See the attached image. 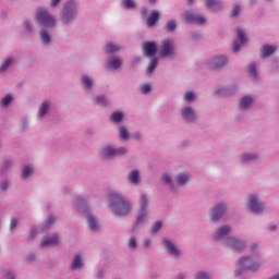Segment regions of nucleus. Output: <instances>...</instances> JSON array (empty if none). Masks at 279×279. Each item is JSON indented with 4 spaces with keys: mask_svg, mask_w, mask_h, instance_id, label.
Masks as SVG:
<instances>
[{
    "mask_svg": "<svg viewBox=\"0 0 279 279\" xmlns=\"http://www.w3.org/2000/svg\"><path fill=\"white\" fill-rule=\"evenodd\" d=\"M160 228H162V222L161 221L155 222L153 226V234H156V232H158V230H160Z\"/></svg>",
    "mask_w": 279,
    "mask_h": 279,
    "instance_id": "37998d69",
    "label": "nucleus"
},
{
    "mask_svg": "<svg viewBox=\"0 0 279 279\" xmlns=\"http://www.w3.org/2000/svg\"><path fill=\"white\" fill-rule=\"evenodd\" d=\"M185 101H193L195 99V94L193 92H187L184 96Z\"/></svg>",
    "mask_w": 279,
    "mask_h": 279,
    "instance_id": "c03bdc74",
    "label": "nucleus"
},
{
    "mask_svg": "<svg viewBox=\"0 0 279 279\" xmlns=\"http://www.w3.org/2000/svg\"><path fill=\"white\" fill-rule=\"evenodd\" d=\"M47 110H49V104L47 101L43 102L39 108V117H45L47 114Z\"/></svg>",
    "mask_w": 279,
    "mask_h": 279,
    "instance_id": "473e14b6",
    "label": "nucleus"
},
{
    "mask_svg": "<svg viewBox=\"0 0 279 279\" xmlns=\"http://www.w3.org/2000/svg\"><path fill=\"white\" fill-rule=\"evenodd\" d=\"M96 104H98L99 106H108V100L106 99V97L100 96L96 98Z\"/></svg>",
    "mask_w": 279,
    "mask_h": 279,
    "instance_id": "ea45409f",
    "label": "nucleus"
},
{
    "mask_svg": "<svg viewBox=\"0 0 279 279\" xmlns=\"http://www.w3.org/2000/svg\"><path fill=\"white\" fill-rule=\"evenodd\" d=\"M140 204L142 211L136 218V223H142L145 220V217H147V211H145V208H147V196L142 195Z\"/></svg>",
    "mask_w": 279,
    "mask_h": 279,
    "instance_id": "9b49d317",
    "label": "nucleus"
},
{
    "mask_svg": "<svg viewBox=\"0 0 279 279\" xmlns=\"http://www.w3.org/2000/svg\"><path fill=\"white\" fill-rule=\"evenodd\" d=\"M122 3L126 10H130L132 8H136V3L132 0H122Z\"/></svg>",
    "mask_w": 279,
    "mask_h": 279,
    "instance_id": "e433bc0d",
    "label": "nucleus"
},
{
    "mask_svg": "<svg viewBox=\"0 0 279 279\" xmlns=\"http://www.w3.org/2000/svg\"><path fill=\"white\" fill-rule=\"evenodd\" d=\"M238 265L248 271H257L258 269V264L253 263L252 258L250 257H241L238 262Z\"/></svg>",
    "mask_w": 279,
    "mask_h": 279,
    "instance_id": "423d86ee",
    "label": "nucleus"
},
{
    "mask_svg": "<svg viewBox=\"0 0 279 279\" xmlns=\"http://www.w3.org/2000/svg\"><path fill=\"white\" fill-rule=\"evenodd\" d=\"M240 10H241V7L235 5V7L233 8L232 12H231V16H233V17H234V16H239Z\"/></svg>",
    "mask_w": 279,
    "mask_h": 279,
    "instance_id": "8fccbe9b",
    "label": "nucleus"
},
{
    "mask_svg": "<svg viewBox=\"0 0 279 279\" xmlns=\"http://www.w3.org/2000/svg\"><path fill=\"white\" fill-rule=\"evenodd\" d=\"M175 182L179 186H182V184H185L189 182V174L181 173L175 177Z\"/></svg>",
    "mask_w": 279,
    "mask_h": 279,
    "instance_id": "b1692460",
    "label": "nucleus"
},
{
    "mask_svg": "<svg viewBox=\"0 0 279 279\" xmlns=\"http://www.w3.org/2000/svg\"><path fill=\"white\" fill-rule=\"evenodd\" d=\"M175 46H173V41L171 39H163L161 43V47L159 49L160 58H173L175 56Z\"/></svg>",
    "mask_w": 279,
    "mask_h": 279,
    "instance_id": "20e7f679",
    "label": "nucleus"
},
{
    "mask_svg": "<svg viewBox=\"0 0 279 279\" xmlns=\"http://www.w3.org/2000/svg\"><path fill=\"white\" fill-rule=\"evenodd\" d=\"M142 49L146 58H151L156 56V51H158V47L156 46L155 41L144 43Z\"/></svg>",
    "mask_w": 279,
    "mask_h": 279,
    "instance_id": "6e6552de",
    "label": "nucleus"
},
{
    "mask_svg": "<svg viewBox=\"0 0 279 279\" xmlns=\"http://www.w3.org/2000/svg\"><path fill=\"white\" fill-rule=\"evenodd\" d=\"M8 186H9L8 181H4V182H2V183L0 184V189H1L2 191H5V189H8Z\"/></svg>",
    "mask_w": 279,
    "mask_h": 279,
    "instance_id": "864d4df0",
    "label": "nucleus"
},
{
    "mask_svg": "<svg viewBox=\"0 0 279 279\" xmlns=\"http://www.w3.org/2000/svg\"><path fill=\"white\" fill-rule=\"evenodd\" d=\"M82 265V257L80 255H76L72 262V269H81Z\"/></svg>",
    "mask_w": 279,
    "mask_h": 279,
    "instance_id": "cd10ccee",
    "label": "nucleus"
},
{
    "mask_svg": "<svg viewBox=\"0 0 279 279\" xmlns=\"http://www.w3.org/2000/svg\"><path fill=\"white\" fill-rule=\"evenodd\" d=\"M151 90V86L149 85H143L141 87V93H143V95H147V93H149Z\"/></svg>",
    "mask_w": 279,
    "mask_h": 279,
    "instance_id": "49530a36",
    "label": "nucleus"
},
{
    "mask_svg": "<svg viewBox=\"0 0 279 279\" xmlns=\"http://www.w3.org/2000/svg\"><path fill=\"white\" fill-rule=\"evenodd\" d=\"M248 208L250 210H252V213H255V215H258V213H263V210H265V204L258 201V197L253 195V196H250Z\"/></svg>",
    "mask_w": 279,
    "mask_h": 279,
    "instance_id": "39448f33",
    "label": "nucleus"
},
{
    "mask_svg": "<svg viewBox=\"0 0 279 279\" xmlns=\"http://www.w3.org/2000/svg\"><path fill=\"white\" fill-rule=\"evenodd\" d=\"M149 245H150L149 240H144L143 246H144V247H149Z\"/></svg>",
    "mask_w": 279,
    "mask_h": 279,
    "instance_id": "6e6d98bb",
    "label": "nucleus"
},
{
    "mask_svg": "<svg viewBox=\"0 0 279 279\" xmlns=\"http://www.w3.org/2000/svg\"><path fill=\"white\" fill-rule=\"evenodd\" d=\"M119 49L121 48L112 43L107 44L105 47L106 53H114L116 51H119Z\"/></svg>",
    "mask_w": 279,
    "mask_h": 279,
    "instance_id": "a878e982",
    "label": "nucleus"
},
{
    "mask_svg": "<svg viewBox=\"0 0 279 279\" xmlns=\"http://www.w3.org/2000/svg\"><path fill=\"white\" fill-rule=\"evenodd\" d=\"M206 8L208 10L217 11L221 8V2L216 0H206Z\"/></svg>",
    "mask_w": 279,
    "mask_h": 279,
    "instance_id": "412c9836",
    "label": "nucleus"
},
{
    "mask_svg": "<svg viewBox=\"0 0 279 279\" xmlns=\"http://www.w3.org/2000/svg\"><path fill=\"white\" fill-rule=\"evenodd\" d=\"M272 53H276V46L264 45L262 47L260 58H269Z\"/></svg>",
    "mask_w": 279,
    "mask_h": 279,
    "instance_id": "2eb2a0df",
    "label": "nucleus"
},
{
    "mask_svg": "<svg viewBox=\"0 0 279 279\" xmlns=\"http://www.w3.org/2000/svg\"><path fill=\"white\" fill-rule=\"evenodd\" d=\"M87 223L89 227V230L95 232L96 230H99V223L97 222V219H95V216L87 215Z\"/></svg>",
    "mask_w": 279,
    "mask_h": 279,
    "instance_id": "aec40b11",
    "label": "nucleus"
},
{
    "mask_svg": "<svg viewBox=\"0 0 279 279\" xmlns=\"http://www.w3.org/2000/svg\"><path fill=\"white\" fill-rule=\"evenodd\" d=\"M102 154L105 158H114V156H122L123 154H128V150L123 147L120 148H112L110 146H107L104 150Z\"/></svg>",
    "mask_w": 279,
    "mask_h": 279,
    "instance_id": "0eeeda50",
    "label": "nucleus"
},
{
    "mask_svg": "<svg viewBox=\"0 0 279 279\" xmlns=\"http://www.w3.org/2000/svg\"><path fill=\"white\" fill-rule=\"evenodd\" d=\"M12 64V59H7L0 66V71H5Z\"/></svg>",
    "mask_w": 279,
    "mask_h": 279,
    "instance_id": "a19ab883",
    "label": "nucleus"
},
{
    "mask_svg": "<svg viewBox=\"0 0 279 279\" xmlns=\"http://www.w3.org/2000/svg\"><path fill=\"white\" fill-rule=\"evenodd\" d=\"M181 279H182V277H181Z\"/></svg>",
    "mask_w": 279,
    "mask_h": 279,
    "instance_id": "69168bd1",
    "label": "nucleus"
},
{
    "mask_svg": "<svg viewBox=\"0 0 279 279\" xmlns=\"http://www.w3.org/2000/svg\"><path fill=\"white\" fill-rule=\"evenodd\" d=\"M150 5H154V3H156V0H148Z\"/></svg>",
    "mask_w": 279,
    "mask_h": 279,
    "instance_id": "bf43d9fd",
    "label": "nucleus"
},
{
    "mask_svg": "<svg viewBox=\"0 0 279 279\" xmlns=\"http://www.w3.org/2000/svg\"><path fill=\"white\" fill-rule=\"evenodd\" d=\"M121 64H122V61L119 58H114L108 62V66L110 69H119Z\"/></svg>",
    "mask_w": 279,
    "mask_h": 279,
    "instance_id": "c85d7f7f",
    "label": "nucleus"
},
{
    "mask_svg": "<svg viewBox=\"0 0 279 279\" xmlns=\"http://www.w3.org/2000/svg\"><path fill=\"white\" fill-rule=\"evenodd\" d=\"M276 226L270 227V232H275Z\"/></svg>",
    "mask_w": 279,
    "mask_h": 279,
    "instance_id": "13d9d810",
    "label": "nucleus"
},
{
    "mask_svg": "<svg viewBox=\"0 0 279 279\" xmlns=\"http://www.w3.org/2000/svg\"><path fill=\"white\" fill-rule=\"evenodd\" d=\"M56 221V217L50 216L46 222V228H51L53 226V222Z\"/></svg>",
    "mask_w": 279,
    "mask_h": 279,
    "instance_id": "de8ad7c7",
    "label": "nucleus"
},
{
    "mask_svg": "<svg viewBox=\"0 0 279 279\" xmlns=\"http://www.w3.org/2000/svg\"><path fill=\"white\" fill-rule=\"evenodd\" d=\"M35 234H36V230L33 229V230L31 231V236H32V239H34V235H35Z\"/></svg>",
    "mask_w": 279,
    "mask_h": 279,
    "instance_id": "4d7b16f0",
    "label": "nucleus"
},
{
    "mask_svg": "<svg viewBox=\"0 0 279 279\" xmlns=\"http://www.w3.org/2000/svg\"><path fill=\"white\" fill-rule=\"evenodd\" d=\"M158 21H160V13H158V11H151V13L149 14V16L147 19V26L154 27V25H156V23H158Z\"/></svg>",
    "mask_w": 279,
    "mask_h": 279,
    "instance_id": "dca6fc26",
    "label": "nucleus"
},
{
    "mask_svg": "<svg viewBox=\"0 0 279 279\" xmlns=\"http://www.w3.org/2000/svg\"><path fill=\"white\" fill-rule=\"evenodd\" d=\"M82 84L84 88H87V90H90L93 88V80H90V77L86 75L82 76Z\"/></svg>",
    "mask_w": 279,
    "mask_h": 279,
    "instance_id": "393cba45",
    "label": "nucleus"
},
{
    "mask_svg": "<svg viewBox=\"0 0 279 279\" xmlns=\"http://www.w3.org/2000/svg\"><path fill=\"white\" fill-rule=\"evenodd\" d=\"M227 245L234 250L235 252H243L245 250V243L234 240L233 238H229L227 241Z\"/></svg>",
    "mask_w": 279,
    "mask_h": 279,
    "instance_id": "ddd939ff",
    "label": "nucleus"
},
{
    "mask_svg": "<svg viewBox=\"0 0 279 279\" xmlns=\"http://www.w3.org/2000/svg\"><path fill=\"white\" fill-rule=\"evenodd\" d=\"M252 97L250 96H246V97H243L240 101V108H242V110H247V108H250V106H252Z\"/></svg>",
    "mask_w": 279,
    "mask_h": 279,
    "instance_id": "4be33fe9",
    "label": "nucleus"
},
{
    "mask_svg": "<svg viewBox=\"0 0 279 279\" xmlns=\"http://www.w3.org/2000/svg\"><path fill=\"white\" fill-rule=\"evenodd\" d=\"M32 173H34V169L29 166L24 167L23 172H22V178H29V175H32Z\"/></svg>",
    "mask_w": 279,
    "mask_h": 279,
    "instance_id": "72a5a7b5",
    "label": "nucleus"
},
{
    "mask_svg": "<svg viewBox=\"0 0 279 279\" xmlns=\"http://www.w3.org/2000/svg\"><path fill=\"white\" fill-rule=\"evenodd\" d=\"M236 34H238V39L240 40V43L238 40H235L233 43L234 53H236V51H239V49H241V45H245V43H247V37L245 36V33H243L241 27L236 28Z\"/></svg>",
    "mask_w": 279,
    "mask_h": 279,
    "instance_id": "1a4fd4ad",
    "label": "nucleus"
},
{
    "mask_svg": "<svg viewBox=\"0 0 279 279\" xmlns=\"http://www.w3.org/2000/svg\"><path fill=\"white\" fill-rule=\"evenodd\" d=\"M156 66H158V59L153 58L147 68V73H154V71H156Z\"/></svg>",
    "mask_w": 279,
    "mask_h": 279,
    "instance_id": "7c9ffc66",
    "label": "nucleus"
},
{
    "mask_svg": "<svg viewBox=\"0 0 279 279\" xmlns=\"http://www.w3.org/2000/svg\"><path fill=\"white\" fill-rule=\"evenodd\" d=\"M36 19L38 23H41L44 27H54L56 26V17L49 14L47 9L39 8L36 13Z\"/></svg>",
    "mask_w": 279,
    "mask_h": 279,
    "instance_id": "f03ea898",
    "label": "nucleus"
},
{
    "mask_svg": "<svg viewBox=\"0 0 279 279\" xmlns=\"http://www.w3.org/2000/svg\"><path fill=\"white\" fill-rule=\"evenodd\" d=\"M162 243L166 250L169 252V254H172V256H178L180 254V251H178V248L175 247V245H173V243H171V241L165 239Z\"/></svg>",
    "mask_w": 279,
    "mask_h": 279,
    "instance_id": "f3484780",
    "label": "nucleus"
},
{
    "mask_svg": "<svg viewBox=\"0 0 279 279\" xmlns=\"http://www.w3.org/2000/svg\"><path fill=\"white\" fill-rule=\"evenodd\" d=\"M248 75H251L252 77H258V73L256 72V64L252 63L248 65Z\"/></svg>",
    "mask_w": 279,
    "mask_h": 279,
    "instance_id": "f704fd0d",
    "label": "nucleus"
},
{
    "mask_svg": "<svg viewBox=\"0 0 279 279\" xmlns=\"http://www.w3.org/2000/svg\"><path fill=\"white\" fill-rule=\"evenodd\" d=\"M49 245H58V236L53 235L50 239L43 240L41 247H48Z\"/></svg>",
    "mask_w": 279,
    "mask_h": 279,
    "instance_id": "5701e85b",
    "label": "nucleus"
},
{
    "mask_svg": "<svg viewBox=\"0 0 279 279\" xmlns=\"http://www.w3.org/2000/svg\"><path fill=\"white\" fill-rule=\"evenodd\" d=\"M234 276H241V271L236 270V271L234 272Z\"/></svg>",
    "mask_w": 279,
    "mask_h": 279,
    "instance_id": "052dcab7",
    "label": "nucleus"
},
{
    "mask_svg": "<svg viewBox=\"0 0 279 279\" xmlns=\"http://www.w3.org/2000/svg\"><path fill=\"white\" fill-rule=\"evenodd\" d=\"M110 206L116 215H128L132 210V205L128 198H123L120 194L112 193L109 195Z\"/></svg>",
    "mask_w": 279,
    "mask_h": 279,
    "instance_id": "f257e3e1",
    "label": "nucleus"
},
{
    "mask_svg": "<svg viewBox=\"0 0 279 279\" xmlns=\"http://www.w3.org/2000/svg\"><path fill=\"white\" fill-rule=\"evenodd\" d=\"M16 226H19V221L15 218H12L10 229L14 230L16 228Z\"/></svg>",
    "mask_w": 279,
    "mask_h": 279,
    "instance_id": "603ef678",
    "label": "nucleus"
},
{
    "mask_svg": "<svg viewBox=\"0 0 279 279\" xmlns=\"http://www.w3.org/2000/svg\"><path fill=\"white\" fill-rule=\"evenodd\" d=\"M77 9L75 8V1L71 0L65 3L63 12L61 14V19L63 23H70V21H73V19H75Z\"/></svg>",
    "mask_w": 279,
    "mask_h": 279,
    "instance_id": "7ed1b4c3",
    "label": "nucleus"
},
{
    "mask_svg": "<svg viewBox=\"0 0 279 279\" xmlns=\"http://www.w3.org/2000/svg\"><path fill=\"white\" fill-rule=\"evenodd\" d=\"M223 213H226V205H221L219 204L218 206H216L213 210L211 214V221H219V219H221Z\"/></svg>",
    "mask_w": 279,
    "mask_h": 279,
    "instance_id": "4468645a",
    "label": "nucleus"
},
{
    "mask_svg": "<svg viewBox=\"0 0 279 279\" xmlns=\"http://www.w3.org/2000/svg\"><path fill=\"white\" fill-rule=\"evenodd\" d=\"M228 63V59L225 56L215 57L214 60L210 62V69H214V71H217V69H221L222 66H226Z\"/></svg>",
    "mask_w": 279,
    "mask_h": 279,
    "instance_id": "f8f14e48",
    "label": "nucleus"
},
{
    "mask_svg": "<svg viewBox=\"0 0 279 279\" xmlns=\"http://www.w3.org/2000/svg\"><path fill=\"white\" fill-rule=\"evenodd\" d=\"M111 121L113 123H121V121H123V113H121V112H113L111 114Z\"/></svg>",
    "mask_w": 279,
    "mask_h": 279,
    "instance_id": "2f4dec72",
    "label": "nucleus"
},
{
    "mask_svg": "<svg viewBox=\"0 0 279 279\" xmlns=\"http://www.w3.org/2000/svg\"><path fill=\"white\" fill-rule=\"evenodd\" d=\"M256 247H257L256 244H253L252 245V252H254V250H256Z\"/></svg>",
    "mask_w": 279,
    "mask_h": 279,
    "instance_id": "680f3d73",
    "label": "nucleus"
},
{
    "mask_svg": "<svg viewBox=\"0 0 279 279\" xmlns=\"http://www.w3.org/2000/svg\"><path fill=\"white\" fill-rule=\"evenodd\" d=\"M12 102V96L7 95L4 98L1 99L0 101V106H10V104Z\"/></svg>",
    "mask_w": 279,
    "mask_h": 279,
    "instance_id": "4c0bfd02",
    "label": "nucleus"
},
{
    "mask_svg": "<svg viewBox=\"0 0 279 279\" xmlns=\"http://www.w3.org/2000/svg\"><path fill=\"white\" fill-rule=\"evenodd\" d=\"M185 20L187 23H197L198 25L206 23V19L204 16L195 14L191 11L185 12Z\"/></svg>",
    "mask_w": 279,
    "mask_h": 279,
    "instance_id": "9d476101",
    "label": "nucleus"
},
{
    "mask_svg": "<svg viewBox=\"0 0 279 279\" xmlns=\"http://www.w3.org/2000/svg\"><path fill=\"white\" fill-rule=\"evenodd\" d=\"M228 234H230V227L223 226L216 232V234L214 235V239L216 241H220V239H223V236H228Z\"/></svg>",
    "mask_w": 279,
    "mask_h": 279,
    "instance_id": "a211bd4d",
    "label": "nucleus"
},
{
    "mask_svg": "<svg viewBox=\"0 0 279 279\" xmlns=\"http://www.w3.org/2000/svg\"><path fill=\"white\" fill-rule=\"evenodd\" d=\"M40 40L44 45H49V43L51 41V37L49 36V33H47L46 31H43L40 34Z\"/></svg>",
    "mask_w": 279,
    "mask_h": 279,
    "instance_id": "c756f323",
    "label": "nucleus"
},
{
    "mask_svg": "<svg viewBox=\"0 0 279 279\" xmlns=\"http://www.w3.org/2000/svg\"><path fill=\"white\" fill-rule=\"evenodd\" d=\"M254 158H256L254 155H243L242 156L243 162H247L250 160H254Z\"/></svg>",
    "mask_w": 279,
    "mask_h": 279,
    "instance_id": "09e8293b",
    "label": "nucleus"
},
{
    "mask_svg": "<svg viewBox=\"0 0 279 279\" xmlns=\"http://www.w3.org/2000/svg\"><path fill=\"white\" fill-rule=\"evenodd\" d=\"M182 117L185 121H195V111L191 107H186L182 110Z\"/></svg>",
    "mask_w": 279,
    "mask_h": 279,
    "instance_id": "6ab92c4d",
    "label": "nucleus"
},
{
    "mask_svg": "<svg viewBox=\"0 0 279 279\" xmlns=\"http://www.w3.org/2000/svg\"><path fill=\"white\" fill-rule=\"evenodd\" d=\"M120 138H122V141H128V138H130V134L128 133V129H125V126L120 128Z\"/></svg>",
    "mask_w": 279,
    "mask_h": 279,
    "instance_id": "c9c22d12",
    "label": "nucleus"
},
{
    "mask_svg": "<svg viewBox=\"0 0 279 279\" xmlns=\"http://www.w3.org/2000/svg\"><path fill=\"white\" fill-rule=\"evenodd\" d=\"M60 3V0H51V8H56Z\"/></svg>",
    "mask_w": 279,
    "mask_h": 279,
    "instance_id": "5fc2aeb1",
    "label": "nucleus"
},
{
    "mask_svg": "<svg viewBox=\"0 0 279 279\" xmlns=\"http://www.w3.org/2000/svg\"><path fill=\"white\" fill-rule=\"evenodd\" d=\"M130 250H136V238L132 236L129 241Z\"/></svg>",
    "mask_w": 279,
    "mask_h": 279,
    "instance_id": "a18cd8bd",
    "label": "nucleus"
},
{
    "mask_svg": "<svg viewBox=\"0 0 279 279\" xmlns=\"http://www.w3.org/2000/svg\"><path fill=\"white\" fill-rule=\"evenodd\" d=\"M167 31L168 32H175V27H177V25H175V21H173V20H170L168 23H167Z\"/></svg>",
    "mask_w": 279,
    "mask_h": 279,
    "instance_id": "58836bf2",
    "label": "nucleus"
},
{
    "mask_svg": "<svg viewBox=\"0 0 279 279\" xmlns=\"http://www.w3.org/2000/svg\"><path fill=\"white\" fill-rule=\"evenodd\" d=\"M195 279H210V277H208V274L205 271H198L195 276Z\"/></svg>",
    "mask_w": 279,
    "mask_h": 279,
    "instance_id": "79ce46f5",
    "label": "nucleus"
},
{
    "mask_svg": "<svg viewBox=\"0 0 279 279\" xmlns=\"http://www.w3.org/2000/svg\"><path fill=\"white\" fill-rule=\"evenodd\" d=\"M161 180L166 183V184H171V175L169 174H163L161 177Z\"/></svg>",
    "mask_w": 279,
    "mask_h": 279,
    "instance_id": "3c124183",
    "label": "nucleus"
},
{
    "mask_svg": "<svg viewBox=\"0 0 279 279\" xmlns=\"http://www.w3.org/2000/svg\"><path fill=\"white\" fill-rule=\"evenodd\" d=\"M143 14H147V9H143Z\"/></svg>",
    "mask_w": 279,
    "mask_h": 279,
    "instance_id": "e2e57ef3",
    "label": "nucleus"
},
{
    "mask_svg": "<svg viewBox=\"0 0 279 279\" xmlns=\"http://www.w3.org/2000/svg\"><path fill=\"white\" fill-rule=\"evenodd\" d=\"M190 4H193V0H187Z\"/></svg>",
    "mask_w": 279,
    "mask_h": 279,
    "instance_id": "0e129e2a",
    "label": "nucleus"
},
{
    "mask_svg": "<svg viewBox=\"0 0 279 279\" xmlns=\"http://www.w3.org/2000/svg\"><path fill=\"white\" fill-rule=\"evenodd\" d=\"M129 181H131L132 184H138V170H132L129 173Z\"/></svg>",
    "mask_w": 279,
    "mask_h": 279,
    "instance_id": "bb28decb",
    "label": "nucleus"
}]
</instances>
